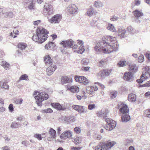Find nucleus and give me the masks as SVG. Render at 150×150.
I'll return each mask as SVG.
<instances>
[{
	"label": "nucleus",
	"mask_w": 150,
	"mask_h": 150,
	"mask_svg": "<svg viewBox=\"0 0 150 150\" xmlns=\"http://www.w3.org/2000/svg\"><path fill=\"white\" fill-rule=\"evenodd\" d=\"M8 109L10 112H12L13 111V105L12 104H10L8 106Z\"/></svg>",
	"instance_id": "57"
},
{
	"label": "nucleus",
	"mask_w": 150,
	"mask_h": 150,
	"mask_svg": "<svg viewBox=\"0 0 150 150\" xmlns=\"http://www.w3.org/2000/svg\"><path fill=\"white\" fill-rule=\"evenodd\" d=\"M27 46V45L26 43H19L18 45V48L21 50L25 49Z\"/></svg>",
	"instance_id": "33"
},
{
	"label": "nucleus",
	"mask_w": 150,
	"mask_h": 150,
	"mask_svg": "<svg viewBox=\"0 0 150 150\" xmlns=\"http://www.w3.org/2000/svg\"><path fill=\"white\" fill-rule=\"evenodd\" d=\"M85 79V77L83 76H76L75 77V80L76 82H78L79 83H82L83 81V79Z\"/></svg>",
	"instance_id": "35"
},
{
	"label": "nucleus",
	"mask_w": 150,
	"mask_h": 150,
	"mask_svg": "<svg viewBox=\"0 0 150 150\" xmlns=\"http://www.w3.org/2000/svg\"><path fill=\"white\" fill-rule=\"evenodd\" d=\"M150 86V80L148 81L147 83L142 85V87L144 86Z\"/></svg>",
	"instance_id": "62"
},
{
	"label": "nucleus",
	"mask_w": 150,
	"mask_h": 150,
	"mask_svg": "<svg viewBox=\"0 0 150 150\" xmlns=\"http://www.w3.org/2000/svg\"><path fill=\"white\" fill-rule=\"evenodd\" d=\"M112 70L110 69H104V76H108L110 75L111 73Z\"/></svg>",
	"instance_id": "37"
},
{
	"label": "nucleus",
	"mask_w": 150,
	"mask_h": 150,
	"mask_svg": "<svg viewBox=\"0 0 150 150\" xmlns=\"http://www.w3.org/2000/svg\"><path fill=\"white\" fill-rule=\"evenodd\" d=\"M116 144V143L114 141L107 142L105 143H104V150L109 149Z\"/></svg>",
	"instance_id": "14"
},
{
	"label": "nucleus",
	"mask_w": 150,
	"mask_h": 150,
	"mask_svg": "<svg viewBox=\"0 0 150 150\" xmlns=\"http://www.w3.org/2000/svg\"><path fill=\"white\" fill-rule=\"evenodd\" d=\"M72 136V132L70 130H66L61 134L60 137L62 139L71 138Z\"/></svg>",
	"instance_id": "11"
},
{
	"label": "nucleus",
	"mask_w": 150,
	"mask_h": 150,
	"mask_svg": "<svg viewBox=\"0 0 150 150\" xmlns=\"http://www.w3.org/2000/svg\"><path fill=\"white\" fill-rule=\"evenodd\" d=\"M94 49L98 54L103 52V42L102 41L97 43Z\"/></svg>",
	"instance_id": "10"
},
{
	"label": "nucleus",
	"mask_w": 150,
	"mask_h": 150,
	"mask_svg": "<svg viewBox=\"0 0 150 150\" xmlns=\"http://www.w3.org/2000/svg\"><path fill=\"white\" fill-rule=\"evenodd\" d=\"M33 96L36 100L39 101H42L44 100H47L49 97L48 94L37 91L34 92Z\"/></svg>",
	"instance_id": "3"
},
{
	"label": "nucleus",
	"mask_w": 150,
	"mask_h": 150,
	"mask_svg": "<svg viewBox=\"0 0 150 150\" xmlns=\"http://www.w3.org/2000/svg\"><path fill=\"white\" fill-rule=\"evenodd\" d=\"M108 30L113 32H116V30L114 25L111 24H109L107 27Z\"/></svg>",
	"instance_id": "30"
},
{
	"label": "nucleus",
	"mask_w": 150,
	"mask_h": 150,
	"mask_svg": "<svg viewBox=\"0 0 150 150\" xmlns=\"http://www.w3.org/2000/svg\"><path fill=\"white\" fill-rule=\"evenodd\" d=\"M126 61H120L118 64L117 65L119 67H123L125 66Z\"/></svg>",
	"instance_id": "43"
},
{
	"label": "nucleus",
	"mask_w": 150,
	"mask_h": 150,
	"mask_svg": "<svg viewBox=\"0 0 150 150\" xmlns=\"http://www.w3.org/2000/svg\"><path fill=\"white\" fill-rule=\"evenodd\" d=\"M130 119V116L129 114H123L121 116V120L122 122H127Z\"/></svg>",
	"instance_id": "20"
},
{
	"label": "nucleus",
	"mask_w": 150,
	"mask_h": 150,
	"mask_svg": "<svg viewBox=\"0 0 150 150\" xmlns=\"http://www.w3.org/2000/svg\"><path fill=\"white\" fill-rule=\"evenodd\" d=\"M145 55L148 59L150 61V52H147L145 54Z\"/></svg>",
	"instance_id": "60"
},
{
	"label": "nucleus",
	"mask_w": 150,
	"mask_h": 150,
	"mask_svg": "<svg viewBox=\"0 0 150 150\" xmlns=\"http://www.w3.org/2000/svg\"><path fill=\"white\" fill-rule=\"evenodd\" d=\"M117 106L118 108L119 109L120 112L121 114H129V110L126 104L120 103L118 104Z\"/></svg>",
	"instance_id": "7"
},
{
	"label": "nucleus",
	"mask_w": 150,
	"mask_h": 150,
	"mask_svg": "<svg viewBox=\"0 0 150 150\" xmlns=\"http://www.w3.org/2000/svg\"><path fill=\"white\" fill-rule=\"evenodd\" d=\"M28 76L25 74L22 75L20 78V79L21 80H27L28 79Z\"/></svg>",
	"instance_id": "50"
},
{
	"label": "nucleus",
	"mask_w": 150,
	"mask_h": 150,
	"mask_svg": "<svg viewBox=\"0 0 150 150\" xmlns=\"http://www.w3.org/2000/svg\"><path fill=\"white\" fill-rule=\"evenodd\" d=\"M44 62L47 65L52 63V60L49 55H46L45 57Z\"/></svg>",
	"instance_id": "24"
},
{
	"label": "nucleus",
	"mask_w": 150,
	"mask_h": 150,
	"mask_svg": "<svg viewBox=\"0 0 150 150\" xmlns=\"http://www.w3.org/2000/svg\"><path fill=\"white\" fill-rule=\"evenodd\" d=\"M103 143L100 142L99 145L95 147V150H103Z\"/></svg>",
	"instance_id": "40"
},
{
	"label": "nucleus",
	"mask_w": 150,
	"mask_h": 150,
	"mask_svg": "<svg viewBox=\"0 0 150 150\" xmlns=\"http://www.w3.org/2000/svg\"><path fill=\"white\" fill-rule=\"evenodd\" d=\"M51 105L52 107L58 110H64L65 109V108H62L61 105L58 103H51Z\"/></svg>",
	"instance_id": "18"
},
{
	"label": "nucleus",
	"mask_w": 150,
	"mask_h": 150,
	"mask_svg": "<svg viewBox=\"0 0 150 150\" xmlns=\"http://www.w3.org/2000/svg\"><path fill=\"white\" fill-rule=\"evenodd\" d=\"M133 12L134 16L137 18H138L143 15L142 11H139L138 10H136Z\"/></svg>",
	"instance_id": "26"
},
{
	"label": "nucleus",
	"mask_w": 150,
	"mask_h": 150,
	"mask_svg": "<svg viewBox=\"0 0 150 150\" xmlns=\"http://www.w3.org/2000/svg\"><path fill=\"white\" fill-rule=\"evenodd\" d=\"M144 56L143 55L141 54L139 57V62H143L144 59Z\"/></svg>",
	"instance_id": "53"
},
{
	"label": "nucleus",
	"mask_w": 150,
	"mask_h": 150,
	"mask_svg": "<svg viewBox=\"0 0 150 150\" xmlns=\"http://www.w3.org/2000/svg\"><path fill=\"white\" fill-rule=\"evenodd\" d=\"M65 116H61L59 118V121L62 123H65Z\"/></svg>",
	"instance_id": "48"
},
{
	"label": "nucleus",
	"mask_w": 150,
	"mask_h": 150,
	"mask_svg": "<svg viewBox=\"0 0 150 150\" xmlns=\"http://www.w3.org/2000/svg\"><path fill=\"white\" fill-rule=\"evenodd\" d=\"M117 32L118 34L120 35L121 38H123L126 33V31L124 28H120L118 29Z\"/></svg>",
	"instance_id": "22"
},
{
	"label": "nucleus",
	"mask_w": 150,
	"mask_h": 150,
	"mask_svg": "<svg viewBox=\"0 0 150 150\" xmlns=\"http://www.w3.org/2000/svg\"><path fill=\"white\" fill-rule=\"evenodd\" d=\"M85 50L84 46H80L79 47V49L76 51L79 54H82L84 52Z\"/></svg>",
	"instance_id": "34"
},
{
	"label": "nucleus",
	"mask_w": 150,
	"mask_h": 150,
	"mask_svg": "<svg viewBox=\"0 0 150 150\" xmlns=\"http://www.w3.org/2000/svg\"><path fill=\"white\" fill-rule=\"evenodd\" d=\"M77 7L74 4H71L68 8V10L70 13L71 14H76L77 12Z\"/></svg>",
	"instance_id": "13"
},
{
	"label": "nucleus",
	"mask_w": 150,
	"mask_h": 150,
	"mask_svg": "<svg viewBox=\"0 0 150 150\" xmlns=\"http://www.w3.org/2000/svg\"><path fill=\"white\" fill-rule=\"evenodd\" d=\"M34 4L33 3V1L32 0V2L30 3L29 5L28 6V8L30 9H33L34 8Z\"/></svg>",
	"instance_id": "56"
},
{
	"label": "nucleus",
	"mask_w": 150,
	"mask_h": 150,
	"mask_svg": "<svg viewBox=\"0 0 150 150\" xmlns=\"http://www.w3.org/2000/svg\"><path fill=\"white\" fill-rule=\"evenodd\" d=\"M118 44L116 38L110 36H104V53H110L118 50Z\"/></svg>",
	"instance_id": "1"
},
{
	"label": "nucleus",
	"mask_w": 150,
	"mask_h": 150,
	"mask_svg": "<svg viewBox=\"0 0 150 150\" xmlns=\"http://www.w3.org/2000/svg\"><path fill=\"white\" fill-rule=\"evenodd\" d=\"M81 148V147H73L71 148V150H80Z\"/></svg>",
	"instance_id": "63"
},
{
	"label": "nucleus",
	"mask_w": 150,
	"mask_h": 150,
	"mask_svg": "<svg viewBox=\"0 0 150 150\" xmlns=\"http://www.w3.org/2000/svg\"><path fill=\"white\" fill-rule=\"evenodd\" d=\"M43 13L46 16L52 14L53 13L52 6L49 3H46L44 6Z\"/></svg>",
	"instance_id": "6"
},
{
	"label": "nucleus",
	"mask_w": 150,
	"mask_h": 150,
	"mask_svg": "<svg viewBox=\"0 0 150 150\" xmlns=\"http://www.w3.org/2000/svg\"><path fill=\"white\" fill-rule=\"evenodd\" d=\"M68 89L73 93H77L79 91V88L77 86H72L68 88Z\"/></svg>",
	"instance_id": "21"
},
{
	"label": "nucleus",
	"mask_w": 150,
	"mask_h": 150,
	"mask_svg": "<svg viewBox=\"0 0 150 150\" xmlns=\"http://www.w3.org/2000/svg\"><path fill=\"white\" fill-rule=\"evenodd\" d=\"M72 81L71 78H69L66 76H63L61 78V82L62 84L70 83Z\"/></svg>",
	"instance_id": "15"
},
{
	"label": "nucleus",
	"mask_w": 150,
	"mask_h": 150,
	"mask_svg": "<svg viewBox=\"0 0 150 150\" xmlns=\"http://www.w3.org/2000/svg\"><path fill=\"white\" fill-rule=\"evenodd\" d=\"M2 14L4 15V16L5 18H12L13 16V14L12 12L2 13Z\"/></svg>",
	"instance_id": "28"
},
{
	"label": "nucleus",
	"mask_w": 150,
	"mask_h": 150,
	"mask_svg": "<svg viewBox=\"0 0 150 150\" xmlns=\"http://www.w3.org/2000/svg\"><path fill=\"white\" fill-rule=\"evenodd\" d=\"M1 87L2 88H4L5 89H7L9 88V86L7 84L6 82H4L2 84H1Z\"/></svg>",
	"instance_id": "42"
},
{
	"label": "nucleus",
	"mask_w": 150,
	"mask_h": 150,
	"mask_svg": "<svg viewBox=\"0 0 150 150\" xmlns=\"http://www.w3.org/2000/svg\"><path fill=\"white\" fill-rule=\"evenodd\" d=\"M60 44L65 47H71L74 44V41L72 39H70L65 41H62Z\"/></svg>",
	"instance_id": "12"
},
{
	"label": "nucleus",
	"mask_w": 150,
	"mask_h": 150,
	"mask_svg": "<svg viewBox=\"0 0 150 150\" xmlns=\"http://www.w3.org/2000/svg\"><path fill=\"white\" fill-rule=\"evenodd\" d=\"M74 131L77 134H80L81 132V129L79 127H76L74 128Z\"/></svg>",
	"instance_id": "47"
},
{
	"label": "nucleus",
	"mask_w": 150,
	"mask_h": 150,
	"mask_svg": "<svg viewBox=\"0 0 150 150\" xmlns=\"http://www.w3.org/2000/svg\"><path fill=\"white\" fill-rule=\"evenodd\" d=\"M50 66L47 69L46 72H48L50 70L51 71H54L55 70L56 68V66L52 64V63L50 64Z\"/></svg>",
	"instance_id": "32"
},
{
	"label": "nucleus",
	"mask_w": 150,
	"mask_h": 150,
	"mask_svg": "<svg viewBox=\"0 0 150 150\" xmlns=\"http://www.w3.org/2000/svg\"><path fill=\"white\" fill-rule=\"evenodd\" d=\"M96 21L93 20L90 22V24L92 26H95L96 23Z\"/></svg>",
	"instance_id": "61"
},
{
	"label": "nucleus",
	"mask_w": 150,
	"mask_h": 150,
	"mask_svg": "<svg viewBox=\"0 0 150 150\" xmlns=\"http://www.w3.org/2000/svg\"><path fill=\"white\" fill-rule=\"evenodd\" d=\"M20 125V124L15 122H13L12 123L11 125V127L13 129H16L18 128V125Z\"/></svg>",
	"instance_id": "39"
},
{
	"label": "nucleus",
	"mask_w": 150,
	"mask_h": 150,
	"mask_svg": "<svg viewBox=\"0 0 150 150\" xmlns=\"http://www.w3.org/2000/svg\"><path fill=\"white\" fill-rule=\"evenodd\" d=\"M110 111L107 108L105 109L104 111V117H107L109 114Z\"/></svg>",
	"instance_id": "49"
},
{
	"label": "nucleus",
	"mask_w": 150,
	"mask_h": 150,
	"mask_svg": "<svg viewBox=\"0 0 150 150\" xmlns=\"http://www.w3.org/2000/svg\"><path fill=\"white\" fill-rule=\"evenodd\" d=\"M62 18L61 15L57 14L52 16L51 18L48 19V21L51 23H57L60 21Z\"/></svg>",
	"instance_id": "8"
},
{
	"label": "nucleus",
	"mask_w": 150,
	"mask_h": 150,
	"mask_svg": "<svg viewBox=\"0 0 150 150\" xmlns=\"http://www.w3.org/2000/svg\"><path fill=\"white\" fill-rule=\"evenodd\" d=\"M42 137H45L46 135H45V133L41 134H35L34 136V137L37 138L39 140H41L42 139Z\"/></svg>",
	"instance_id": "31"
},
{
	"label": "nucleus",
	"mask_w": 150,
	"mask_h": 150,
	"mask_svg": "<svg viewBox=\"0 0 150 150\" xmlns=\"http://www.w3.org/2000/svg\"><path fill=\"white\" fill-rule=\"evenodd\" d=\"M75 120V119L74 117L72 116H68V121L69 124L74 122Z\"/></svg>",
	"instance_id": "46"
},
{
	"label": "nucleus",
	"mask_w": 150,
	"mask_h": 150,
	"mask_svg": "<svg viewBox=\"0 0 150 150\" xmlns=\"http://www.w3.org/2000/svg\"><path fill=\"white\" fill-rule=\"evenodd\" d=\"M105 129L108 131H111L116 126V123L115 121L108 118H105Z\"/></svg>",
	"instance_id": "4"
},
{
	"label": "nucleus",
	"mask_w": 150,
	"mask_h": 150,
	"mask_svg": "<svg viewBox=\"0 0 150 150\" xmlns=\"http://www.w3.org/2000/svg\"><path fill=\"white\" fill-rule=\"evenodd\" d=\"M73 108L80 113H83L85 112V108L83 106L78 105H74Z\"/></svg>",
	"instance_id": "19"
},
{
	"label": "nucleus",
	"mask_w": 150,
	"mask_h": 150,
	"mask_svg": "<svg viewBox=\"0 0 150 150\" xmlns=\"http://www.w3.org/2000/svg\"><path fill=\"white\" fill-rule=\"evenodd\" d=\"M123 78L125 81L130 82L134 80L133 75L129 71L125 73Z\"/></svg>",
	"instance_id": "9"
},
{
	"label": "nucleus",
	"mask_w": 150,
	"mask_h": 150,
	"mask_svg": "<svg viewBox=\"0 0 150 150\" xmlns=\"http://www.w3.org/2000/svg\"><path fill=\"white\" fill-rule=\"evenodd\" d=\"M23 101V100L21 98L16 100L15 101V102L16 104H21L22 103Z\"/></svg>",
	"instance_id": "54"
},
{
	"label": "nucleus",
	"mask_w": 150,
	"mask_h": 150,
	"mask_svg": "<svg viewBox=\"0 0 150 150\" xmlns=\"http://www.w3.org/2000/svg\"><path fill=\"white\" fill-rule=\"evenodd\" d=\"M146 112L147 113L146 116L148 117H150V109L146 110Z\"/></svg>",
	"instance_id": "64"
},
{
	"label": "nucleus",
	"mask_w": 150,
	"mask_h": 150,
	"mask_svg": "<svg viewBox=\"0 0 150 150\" xmlns=\"http://www.w3.org/2000/svg\"><path fill=\"white\" fill-rule=\"evenodd\" d=\"M0 65L4 67L6 70L9 69V64L5 61H2L0 63Z\"/></svg>",
	"instance_id": "27"
},
{
	"label": "nucleus",
	"mask_w": 150,
	"mask_h": 150,
	"mask_svg": "<svg viewBox=\"0 0 150 150\" xmlns=\"http://www.w3.org/2000/svg\"><path fill=\"white\" fill-rule=\"evenodd\" d=\"M83 81H82V83L85 85H87L89 83V81L86 77L83 79Z\"/></svg>",
	"instance_id": "55"
},
{
	"label": "nucleus",
	"mask_w": 150,
	"mask_h": 150,
	"mask_svg": "<svg viewBox=\"0 0 150 150\" xmlns=\"http://www.w3.org/2000/svg\"><path fill=\"white\" fill-rule=\"evenodd\" d=\"M95 107L96 105L95 104H89L88 106V110H91L94 108Z\"/></svg>",
	"instance_id": "51"
},
{
	"label": "nucleus",
	"mask_w": 150,
	"mask_h": 150,
	"mask_svg": "<svg viewBox=\"0 0 150 150\" xmlns=\"http://www.w3.org/2000/svg\"><path fill=\"white\" fill-rule=\"evenodd\" d=\"M97 115L98 117H102L103 115V113L102 111V110H101V111L98 112V113H97Z\"/></svg>",
	"instance_id": "59"
},
{
	"label": "nucleus",
	"mask_w": 150,
	"mask_h": 150,
	"mask_svg": "<svg viewBox=\"0 0 150 150\" xmlns=\"http://www.w3.org/2000/svg\"><path fill=\"white\" fill-rule=\"evenodd\" d=\"M128 100L129 101L132 102H135L136 100L135 95L132 93L129 94L128 95Z\"/></svg>",
	"instance_id": "25"
},
{
	"label": "nucleus",
	"mask_w": 150,
	"mask_h": 150,
	"mask_svg": "<svg viewBox=\"0 0 150 150\" xmlns=\"http://www.w3.org/2000/svg\"><path fill=\"white\" fill-rule=\"evenodd\" d=\"M49 134H50V137H49L47 138L48 141H50L52 140L53 138L56 137V131L52 128H50L49 131Z\"/></svg>",
	"instance_id": "17"
},
{
	"label": "nucleus",
	"mask_w": 150,
	"mask_h": 150,
	"mask_svg": "<svg viewBox=\"0 0 150 150\" xmlns=\"http://www.w3.org/2000/svg\"><path fill=\"white\" fill-rule=\"evenodd\" d=\"M55 46L54 43L52 42H50L48 44H47L45 46V48L47 50L51 49H53Z\"/></svg>",
	"instance_id": "29"
},
{
	"label": "nucleus",
	"mask_w": 150,
	"mask_h": 150,
	"mask_svg": "<svg viewBox=\"0 0 150 150\" xmlns=\"http://www.w3.org/2000/svg\"><path fill=\"white\" fill-rule=\"evenodd\" d=\"M89 62V60L86 58L83 59L81 61V63L82 65H86Z\"/></svg>",
	"instance_id": "44"
},
{
	"label": "nucleus",
	"mask_w": 150,
	"mask_h": 150,
	"mask_svg": "<svg viewBox=\"0 0 150 150\" xmlns=\"http://www.w3.org/2000/svg\"><path fill=\"white\" fill-rule=\"evenodd\" d=\"M98 88L96 86H88L86 88V92L88 94H92L94 91L98 90Z\"/></svg>",
	"instance_id": "16"
},
{
	"label": "nucleus",
	"mask_w": 150,
	"mask_h": 150,
	"mask_svg": "<svg viewBox=\"0 0 150 150\" xmlns=\"http://www.w3.org/2000/svg\"><path fill=\"white\" fill-rule=\"evenodd\" d=\"M44 112L46 113L52 112H53V110L50 108H48L46 109L43 110Z\"/></svg>",
	"instance_id": "58"
},
{
	"label": "nucleus",
	"mask_w": 150,
	"mask_h": 150,
	"mask_svg": "<svg viewBox=\"0 0 150 150\" xmlns=\"http://www.w3.org/2000/svg\"><path fill=\"white\" fill-rule=\"evenodd\" d=\"M73 141L76 144H79L81 142V140L80 137H76V138H74Z\"/></svg>",
	"instance_id": "38"
},
{
	"label": "nucleus",
	"mask_w": 150,
	"mask_h": 150,
	"mask_svg": "<svg viewBox=\"0 0 150 150\" xmlns=\"http://www.w3.org/2000/svg\"><path fill=\"white\" fill-rule=\"evenodd\" d=\"M10 35L12 37H13V38H15L17 37V33H16V32H15L13 30L12 32L11 33Z\"/></svg>",
	"instance_id": "52"
},
{
	"label": "nucleus",
	"mask_w": 150,
	"mask_h": 150,
	"mask_svg": "<svg viewBox=\"0 0 150 150\" xmlns=\"http://www.w3.org/2000/svg\"><path fill=\"white\" fill-rule=\"evenodd\" d=\"M36 34H34L32 40L38 43H42L47 38L48 32L43 28H39L37 30Z\"/></svg>",
	"instance_id": "2"
},
{
	"label": "nucleus",
	"mask_w": 150,
	"mask_h": 150,
	"mask_svg": "<svg viewBox=\"0 0 150 150\" xmlns=\"http://www.w3.org/2000/svg\"><path fill=\"white\" fill-rule=\"evenodd\" d=\"M94 5L97 8H100L102 6V3L100 1H95Z\"/></svg>",
	"instance_id": "41"
},
{
	"label": "nucleus",
	"mask_w": 150,
	"mask_h": 150,
	"mask_svg": "<svg viewBox=\"0 0 150 150\" xmlns=\"http://www.w3.org/2000/svg\"><path fill=\"white\" fill-rule=\"evenodd\" d=\"M129 70L133 72H137L138 70V67L135 64H132L129 65Z\"/></svg>",
	"instance_id": "23"
},
{
	"label": "nucleus",
	"mask_w": 150,
	"mask_h": 150,
	"mask_svg": "<svg viewBox=\"0 0 150 150\" xmlns=\"http://www.w3.org/2000/svg\"><path fill=\"white\" fill-rule=\"evenodd\" d=\"M117 92L116 91H112L110 93V96L112 98H115L117 94Z\"/></svg>",
	"instance_id": "45"
},
{
	"label": "nucleus",
	"mask_w": 150,
	"mask_h": 150,
	"mask_svg": "<svg viewBox=\"0 0 150 150\" xmlns=\"http://www.w3.org/2000/svg\"><path fill=\"white\" fill-rule=\"evenodd\" d=\"M145 72L142 74L140 79L137 80V82L139 83H141L145 79L148 78L149 76H150V67H147L145 69Z\"/></svg>",
	"instance_id": "5"
},
{
	"label": "nucleus",
	"mask_w": 150,
	"mask_h": 150,
	"mask_svg": "<svg viewBox=\"0 0 150 150\" xmlns=\"http://www.w3.org/2000/svg\"><path fill=\"white\" fill-rule=\"evenodd\" d=\"M93 11L92 8L88 9L87 11L86 15L89 17L91 16L93 13Z\"/></svg>",
	"instance_id": "36"
}]
</instances>
